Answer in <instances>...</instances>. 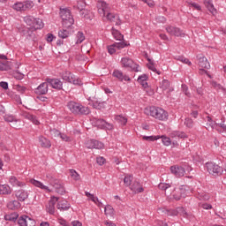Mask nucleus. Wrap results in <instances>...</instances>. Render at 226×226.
<instances>
[{
  "label": "nucleus",
  "mask_w": 226,
  "mask_h": 226,
  "mask_svg": "<svg viewBox=\"0 0 226 226\" xmlns=\"http://www.w3.org/2000/svg\"><path fill=\"white\" fill-rule=\"evenodd\" d=\"M147 79L148 77L147 74H143L141 76H139L138 78L139 84L142 85V87H144V89L149 87V85L147 84Z\"/></svg>",
  "instance_id": "cd10ccee"
},
{
  "label": "nucleus",
  "mask_w": 226,
  "mask_h": 226,
  "mask_svg": "<svg viewBox=\"0 0 226 226\" xmlns=\"http://www.w3.org/2000/svg\"><path fill=\"white\" fill-rule=\"evenodd\" d=\"M217 126L218 128L215 129L217 132H226L225 124H217Z\"/></svg>",
  "instance_id": "0e129e2a"
},
{
  "label": "nucleus",
  "mask_w": 226,
  "mask_h": 226,
  "mask_svg": "<svg viewBox=\"0 0 226 226\" xmlns=\"http://www.w3.org/2000/svg\"><path fill=\"white\" fill-rule=\"evenodd\" d=\"M31 185H34V186H37V188H41V190H47L48 192H50V189L47 185H44L43 183L35 180L34 178L30 179Z\"/></svg>",
  "instance_id": "bb28decb"
},
{
  "label": "nucleus",
  "mask_w": 226,
  "mask_h": 226,
  "mask_svg": "<svg viewBox=\"0 0 226 226\" xmlns=\"http://www.w3.org/2000/svg\"><path fill=\"white\" fill-rule=\"evenodd\" d=\"M49 93V82L41 83L37 88H35V94H47Z\"/></svg>",
  "instance_id": "f3484780"
},
{
  "label": "nucleus",
  "mask_w": 226,
  "mask_h": 226,
  "mask_svg": "<svg viewBox=\"0 0 226 226\" xmlns=\"http://www.w3.org/2000/svg\"><path fill=\"white\" fill-rule=\"evenodd\" d=\"M113 77H116V79H118V80H120L121 82H123L124 80L130 81V79L128 78V76H124L123 74V72L119 70H115L113 72Z\"/></svg>",
  "instance_id": "4be33fe9"
},
{
  "label": "nucleus",
  "mask_w": 226,
  "mask_h": 226,
  "mask_svg": "<svg viewBox=\"0 0 226 226\" xmlns=\"http://www.w3.org/2000/svg\"><path fill=\"white\" fill-rule=\"evenodd\" d=\"M51 133H55V135H59L60 138L62 139V140H64V142H70V137H68L66 134L64 133H61L59 132V131L54 129L51 131Z\"/></svg>",
  "instance_id": "f704fd0d"
},
{
  "label": "nucleus",
  "mask_w": 226,
  "mask_h": 226,
  "mask_svg": "<svg viewBox=\"0 0 226 226\" xmlns=\"http://www.w3.org/2000/svg\"><path fill=\"white\" fill-rule=\"evenodd\" d=\"M171 137L172 139L177 137V139H188V135H186L185 132H179V131H175L171 132Z\"/></svg>",
  "instance_id": "2f4dec72"
},
{
  "label": "nucleus",
  "mask_w": 226,
  "mask_h": 226,
  "mask_svg": "<svg viewBox=\"0 0 226 226\" xmlns=\"http://www.w3.org/2000/svg\"><path fill=\"white\" fill-rule=\"evenodd\" d=\"M4 121H6L7 123H17V121H19V120H17V119H15V117H13V115H5L4 117Z\"/></svg>",
  "instance_id": "864d4df0"
},
{
  "label": "nucleus",
  "mask_w": 226,
  "mask_h": 226,
  "mask_svg": "<svg viewBox=\"0 0 226 226\" xmlns=\"http://www.w3.org/2000/svg\"><path fill=\"white\" fill-rule=\"evenodd\" d=\"M185 124L187 128H193V120L192 118H185Z\"/></svg>",
  "instance_id": "4d7b16f0"
},
{
  "label": "nucleus",
  "mask_w": 226,
  "mask_h": 226,
  "mask_svg": "<svg viewBox=\"0 0 226 226\" xmlns=\"http://www.w3.org/2000/svg\"><path fill=\"white\" fill-rule=\"evenodd\" d=\"M132 181H133V176L132 175H126L124 178L125 186H130L132 185Z\"/></svg>",
  "instance_id": "de8ad7c7"
},
{
  "label": "nucleus",
  "mask_w": 226,
  "mask_h": 226,
  "mask_svg": "<svg viewBox=\"0 0 226 226\" xmlns=\"http://www.w3.org/2000/svg\"><path fill=\"white\" fill-rule=\"evenodd\" d=\"M131 190L134 193H142V192H144V188L142 187V185H140V182L137 181H135L133 185L131 186Z\"/></svg>",
  "instance_id": "5701e85b"
},
{
  "label": "nucleus",
  "mask_w": 226,
  "mask_h": 226,
  "mask_svg": "<svg viewBox=\"0 0 226 226\" xmlns=\"http://www.w3.org/2000/svg\"><path fill=\"white\" fill-rule=\"evenodd\" d=\"M59 38H62V40H64L70 36V32L66 29H62L58 32Z\"/></svg>",
  "instance_id": "a19ab883"
},
{
  "label": "nucleus",
  "mask_w": 226,
  "mask_h": 226,
  "mask_svg": "<svg viewBox=\"0 0 226 226\" xmlns=\"http://www.w3.org/2000/svg\"><path fill=\"white\" fill-rule=\"evenodd\" d=\"M199 58V66L200 68V74L203 75V73H207V71L211 68V64H209V62L207 61V58L206 56H198ZM205 69V70H204Z\"/></svg>",
  "instance_id": "6e6552de"
},
{
  "label": "nucleus",
  "mask_w": 226,
  "mask_h": 226,
  "mask_svg": "<svg viewBox=\"0 0 226 226\" xmlns=\"http://www.w3.org/2000/svg\"><path fill=\"white\" fill-rule=\"evenodd\" d=\"M18 223L19 226H35L36 221L27 215H21L18 220Z\"/></svg>",
  "instance_id": "1a4fd4ad"
},
{
  "label": "nucleus",
  "mask_w": 226,
  "mask_h": 226,
  "mask_svg": "<svg viewBox=\"0 0 226 226\" xmlns=\"http://www.w3.org/2000/svg\"><path fill=\"white\" fill-rule=\"evenodd\" d=\"M121 64L124 66V68H130L132 72H140V70H139V64H134L133 60H132L130 57H123L121 60Z\"/></svg>",
  "instance_id": "0eeeda50"
},
{
  "label": "nucleus",
  "mask_w": 226,
  "mask_h": 226,
  "mask_svg": "<svg viewBox=\"0 0 226 226\" xmlns=\"http://www.w3.org/2000/svg\"><path fill=\"white\" fill-rule=\"evenodd\" d=\"M206 168L207 172L215 177H218V176H223V168L220 167V165L216 164L215 162H207Z\"/></svg>",
  "instance_id": "39448f33"
},
{
  "label": "nucleus",
  "mask_w": 226,
  "mask_h": 226,
  "mask_svg": "<svg viewBox=\"0 0 226 226\" xmlns=\"http://www.w3.org/2000/svg\"><path fill=\"white\" fill-rule=\"evenodd\" d=\"M124 47H128V44L124 41L122 42H116L110 46L108 47V52L109 54H116V49L118 50H121V49H124Z\"/></svg>",
  "instance_id": "9b49d317"
},
{
  "label": "nucleus",
  "mask_w": 226,
  "mask_h": 226,
  "mask_svg": "<svg viewBox=\"0 0 226 226\" xmlns=\"http://www.w3.org/2000/svg\"><path fill=\"white\" fill-rule=\"evenodd\" d=\"M59 200L58 197L51 196L49 205L47 206V211L49 215H54L56 213V202Z\"/></svg>",
  "instance_id": "4468645a"
},
{
  "label": "nucleus",
  "mask_w": 226,
  "mask_h": 226,
  "mask_svg": "<svg viewBox=\"0 0 226 226\" xmlns=\"http://www.w3.org/2000/svg\"><path fill=\"white\" fill-rule=\"evenodd\" d=\"M10 70V62H0V72H8Z\"/></svg>",
  "instance_id": "49530a36"
},
{
  "label": "nucleus",
  "mask_w": 226,
  "mask_h": 226,
  "mask_svg": "<svg viewBox=\"0 0 226 226\" xmlns=\"http://www.w3.org/2000/svg\"><path fill=\"white\" fill-rule=\"evenodd\" d=\"M105 105H107L106 102H99L96 99L92 100V106L94 109H97V110H102V109H105Z\"/></svg>",
  "instance_id": "a878e982"
},
{
  "label": "nucleus",
  "mask_w": 226,
  "mask_h": 226,
  "mask_svg": "<svg viewBox=\"0 0 226 226\" xmlns=\"http://www.w3.org/2000/svg\"><path fill=\"white\" fill-rule=\"evenodd\" d=\"M16 197L19 202H24V200L29 197V193L25 190H19L16 192Z\"/></svg>",
  "instance_id": "aec40b11"
},
{
  "label": "nucleus",
  "mask_w": 226,
  "mask_h": 226,
  "mask_svg": "<svg viewBox=\"0 0 226 226\" xmlns=\"http://www.w3.org/2000/svg\"><path fill=\"white\" fill-rule=\"evenodd\" d=\"M96 162L98 165H103L105 163V158L103 157H97Z\"/></svg>",
  "instance_id": "774afa93"
},
{
  "label": "nucleus",
  "mask_w": 226,
  "mask_h": 226,
  "mask_svg": "<svg viewBox=\"0 0 226 226\" xmlns=\"http://www.w3.org/2000/svg\"><path fill=\"white\" fill-rule=\"evenodd\" d=\"M161 139H162V142L164 146H170V144H171L170 138L161 136Z\"/></svg>",
  "instance_id": "13d9d810"
},
{
  "label": "nucleus",
  "mask_w": 226,
  "mask_h": 226,
  "mask_svg": "<svg viewBox=\"0 0 226 226\" xmlns=\"http://www.w3.org/2000/svg\"><path fill=\"white\" fill-rule=\"evenodd\" d=\"M46 177L49 185L55 188L56 193L59 195H64L66 193V190L64 189V185L61 180L53 177L50 174L47 175Z\"/></svg>",
  "instance_id": "20e7f679"
},
{
  "label": "nucleus",
  "mask_w": 226,
  "mask_h": 226,
  "mask_svg": "<svg viewBox=\"0 0 226 226\" xmlns=\"http://www.w3.org/2000/svg\"><path fill=\"white\" fill-rule=\"evenodd\" d=\"M167 33L170 34L171 36H177V37H185V33H183V30H180L179 28L176 26H168L166 27Z\"/></svg>",
  "instance_id": "ddd939ff"
},
{
  "label": "nucleus",
  "mask_w": 226,
  "mask_h": 226,
  "mask_svg": "<svg viewBox=\"0 0 226 226\" xmlns=\"http://www.w3.org/2000/svg\"><path fill=\"white\" fill-rule=\"evenodd\" d=\"M77 38L76 43H82L86 40V36H84L82 32H78Z\"/></svg>",
  "instance_id": "5fc2aeb1"
},
{
  "label": "nucleus",
  "mask_w": 226,
  "mask_h": 226,
  "mask_svg": "<svg viewBox=\"0 0 226 226\" xmlns=\"http://www.w3.org/2000/svg\"><path fill=\"white\" fill-rule=\"evenodd\" d=\"M148 70H151L152 72H154L155 73H157V75H161V72L156 70V67L154 66V64H152L150 65H148Z\"/></svg>",
  "instance_id": "e2e57ef3"
},
{
  "label": "nucleus",
  "mask_w": 226,
  "mask_h": 226,
  "mask_svg": "<svg viewBox=\"0 0 226 226\" xmlns=\"http://www.w3.org/2000/svg\"><path fill=\"white\" fill-rule=\"evenodd\" d=\"M13 77H14V79H17V80H22V79H24V74L16 71L13 72Z\"/></svg>",
  "instance_id": "052dcab7"
},
{
  "label": "nucleus",
  "mask_w": 226,
  "mask_h": 226,
  "mask_svg": "<svg viewBox=\"0 0 226 226\" xmlns=\"http://www.w3.org/2000/svg\"><path fill=\"white\" fill-rule=\"evenodd\" d=\"M7 207L8 209H11V210H15V209H19L20 207V202H19V200H12V201H10L8 204H7Z\"/></svg>",
  "instance_id": "7c9ffc66"
},
{
  "label": "nucleus",
  "mask_w": 226,
  "mask_h": 226,
  "mask_svg": "<svg viewBox=\"0 0 226 226\" xmlns=\"http://www.w3.org/2000/svg\"><path fill=\"white\" fill-rule=\"evenodd\" d=\"M203 3L206 8L212 13V15H216V10L215 9V5L213 4L212 0H203Z\"/></svg>",
  "instance_id": "412c9836"
},
{
  "label": "nucleus",
  "mask_w": 226,
  "mask_h": 226,
  "mask_svg": "<svg viewBox=\"0 0 226 226\" xmlns=\"http://www.w3.org/2000/svg\"><path fill=\"white\" fill-rule=\"evenodd\" d=\"M182 91H183V93H185V96L190 97V93L188 92V86H186L185 84H183Z\"/></svg>",
  "instance_id": "69168bd1"
},
{
  "label": "nucleus",
  "mask_w": 226,
  "mask_h": 226,
  "mask_svg": "<svg viewBox=\"0 0 226 226\" xmlns=\"http://www.w3.org/2000/svg\"><path fill=\"white\" fill-rule=\"evenodd\" d=\"M158 187L160 190L166 192L167 190H169V188H170V184L161 183L159 184Z\"/></svg>",
  "instance_id": "bf43d9fd"
},
{
  "label": "nucleus",
  "mask_w": 226,
  "mask_h": 226,
  "mask_svg": "<svg viewBox=\"0 0 226 226\" xmlns=\"http://www.w3.org/2000/svg\"><path fill=\"white\" fill-rule=\"evenodd\" d=\"M182 192L183 189H177V191H175L173 192V199H175V200H181Z\"/></svg>",
  "instance_id": "3c124183"
},
{
  "label": "nucleus",
  "mask_w": 226,
  "mask_h": 226,
  "mask_svg": "<svg viewBox=\"0 0 226 226\" xmlns=\"http://www.w3.org/2000/svg\"><path fill=\"white\" fill-rule=\"evenodd\" d=\"M57 209L60 211H68V209L71 207L70 203L66 200H61L56 205Z\"/></svg>",
  "instance_id": "b1692460"
},
{
  "label": "nucleus",
  "mask_w": 226,
  "mask_h": 226,
  "mask_svg": "<svg viewBox=\"0 0 226 226\" xmlns=\"http://www.w3.org/2000/svg\"><path fill=\"white\" fill-rule=\"evenodd\" d=\"M162 212L167 215V216H177L176 209H163Z\"/></svg>",
  "instance_id": "09e8293b"
},
{
  "label": "nucleus",
  "mask_w": 226,
  "mask_h": 226,
  "mask_svg": "<svg viewBox=\"0 0 226 226\" xmlns=\"http://www.w3.org/2000/svg\"><path fill=\"white\" fill-rule=\"evenodd\" d=\"M42 27H43V21L40 19H35L32 28L36 30V29H41Z\"/></svg>",
  "instance_id": "e433bc0d"
},
{
  "label": "nucleus",
  "mask_w": 226,
  "mask_h": 226,
  "mask_svg": "<svg viewBox=\"0 0 226 226\" xmlns=\"http://www.w3.org/2000/svg\"><path fill=\"white\" fill-rule=\"evenodd\" d=\"M34 20H35V18L33 16H28L25 18L26 24H27V26H30V27L32 28H33V26H34Z\"/></svg>",
  "instance_id": "79ce46f5"
},
{
  "label": "nucleus",
  "mask_w": 226,
  "mask_h": 226,
  "mask_svg": "<svg viewBox=\"0 0 226 226\" xmlns=\"http://www.w3.org/2000/svg\"><path fill=\"white\" fill-rule=\"evenodd\" d=\"M87 149H103V143L96 139H89L86 142Z\"/></svg>",
  "instance_id": "9d476101"
},
{
  "label": "nucleus",
  "mask_w": 226,
  "mask_h": 226,
  "mask_svg": "<svg viewBox=\"0 0 226 226\" xmlns=\"http://www.w3.org/2000/svg\"><path fill=\"white\" fill-rule=\"evenodd\" d=\"M111 33L115 40H117V41H123L124 40V35L119 33L118 30H116V28L112 27Z\"/></svg>",
  "instance_id": "c85d7f7f"
},
{
  "label": "nucleus",
  "mask_w": 226,
  "mask_h": 226,
  "mask_svg": "<svg viewBox=\"0 0 226 226\" xmlns=\"http://www.w3.org/2000/svg\"><path fill=\"white\" fill-rule=\"evenodd\" d=\"M116 121H117L118 123H120V124H126V123H128V119H126V117H123V116H117L115 117Z\"/></svg>",
  "instance_id": "603ef678"
},
{
  "label": "nucleus",
  "mask_w": 226,
  "mask_h": 226,
  "mask_svg": "<svg viewBox=\"0 0 226 226\" xmlns=\"http://www.w3.org/2000/svg\"><path fill=\"white\" fill-rule=\"evenodd\" d=\"M177 216V215H180V216H184V218H186L188 216V213H186V210H185V207H178L176 209Z\"/></svg>",
  "instance_id": "ea45409f"
},
{
  "label": "nucleus",
  "mask_w": 226,
  "mask_h": 226,
  "mask_svg": "<svg viewBox=\"0 0 226 226\" xmlns=\"http://www.w3.org/2000/svg\"><path fill=\"white\" fill-rule=\"evenodd\" d=\"M23 11H27V10H31V8H33V6H34V4L33 3V1H26L23 2Z\"/></svg>",
  "instance_id": "58836bf2"
},
{
  "label": "nucleus",
  "mask_w": 226,
  "mask_h": 226,
  "mask_svg": "<svg viewBox=\"0 0 226 226\" xmlns=\"http://www.w3.org/2000/svg\"><path fill=\"white\" fill-rule=\"evenodd\" d=\"M97 9H98V13H100V15H102L103 17H105V15H107L110 10L109 8V5H107V3L103 1H99L97 3Z\"/></svg>",
  "instance_id": "f8f14e48"
},
{
  "label": "nucleus",
  "mask_w": 226,
  "mask_h": 226,
  "mask_svg": "<svg viewBox=\"0 0 226 226\" xmlns=\"http://www.w3.org/2000/svg\"><path fill=\"white\" fill-rule=\"evenodd\" d=\"M13 10L16 11H24V4L22 3H16L12 5Z\"/></svg>",
  "instance_id": "8fccbe9b"
},
{
  "label": "nucleus",
  "mask_w": 226,
  "mask_h": 226,
  "mask_svg": "<svg viewBox=\"0 0 226 226\" xmlns=\"http://www.w3.org/2000/svg\"><path fill=\"white\" fill-rule=\"evenodd\" d=\"M60 17L62 19L63 26L65 29H68L73 26V22H75V20L73 19L72 11H70L69 9H60Z\"/></svg>",
  "instance_id": "7ed1b4c3"
},
{
  "label": "nucleus",
  "mask_w": 226,
  "mask_h": 226,
  "mask_svg": "<svg viewBox=\"0 0 226 226\" xmlns=\"http://www.w3.org/2000/svg\"><path fill=\"white\" fill-rule=\"evenodd\" d=\"M62 79L63 80H65V82L72 84V80L75 79V76L72 74L71 72L65 71L62 73Z\"/></svg>",
  "instance_id": "393cba45"
},
{
  "label": "nucleus",
  "mask_w": 226,
  "mask_h": 226,
  "mask_svg": "<svg viewBox=\"0 0 226 226\" xmlns=\"http://www.w3.org/2000/svg\"><path fill=\"white\" fill-rule=\"evenodd\" d=\"M188 4L194 8V10H197V11H200L202 10V7H200L197 3L189 2Z\"/></svg>",
  "instance_id": "680f3d73"
},
{
  "label": "nucleus",
  "mask_w": 226,
  "mask_h": 226,
  "mask_svg": "<svg viewBox=\"0 0 226 226\" xmlns=\"http://www.w3.org/2000/svg\"><path fill=\"white\" fill-rule=\"evenodd\" d=\"M39 142L41 147H50V140L47 139L45 137L41 136L39 137Z\"/></svg>",
  "instance_id": "72a5a7b5"
},
{
  "label": "nucleus",
  "mask_w": 226,
  "mask_h": 226,
  "mask_svg": "<svg viewBox=\"0 0 226 226\" xmlns=\"http://www.w3.org/2000/svg\"><path fill=\"white\" fill-rule=\"evenodd\" d=\"M17 218H19V214L17 213H12L4 215V220H6L7 222H15Z\"/></svg>",
  "instance_id": "c9c22d12"
},
{
  "label": "nucleus",
  "mask_w": 226,
  "mask_h": 226,
  "mask_svg": "<svg viewBox=\"0 0 226 226\" xmlns=\"http://www.w3.org/2000/svg\"><path fill=\"white\" fill-rule=\"evenodd\" d=\"M70 176L74 181H79L80 179V175L75 170H70Z\"/></svg>",
  "instance_id": "a18cd8bd"
},
{
  "label": "nucleus",
  "mask_w": 226,
  "mask_h": 226,
  "mask_svg": "<svg viewBox=\"0 0 226 226\" xmlns=\"http://www.w3.org/2000/svg\"><path fill=\"white\" fill-rule=\"evenodd\" d=\"M104 213L106 215L112 216V215H114V207L110 205L106 206L104 207Z\"/></svg>",
  "instance_id": "c03bdc74"
},
{
  "label": "nucleus",
  "mask_w": 226,
  "mask_h": 226,
  "mask_svg": "<svg viewBox=\"0 0 226 226\" xmlns=\"http://www.w3.org/2000/svg\"><path fill=\"white\" fill-rule=\"evenodd\" d=\"M106 17L110 22H116V26H121V19L117 14L108 12Z\"/></svg>",
  "instance_id": "6ab92c4d"
},
{
  "label": "nucleus",
  "mask_w": 226,
  "mask_h": 226,
  "mask_svg": "<svg viewBox=\"0 0 226 226\" xmlns=\"http://www.w3.org/2000/svg\"><path fill=\"white\" fill-rule=\"evenodd\" d=\"M73 8L79 11H83L86 8V2L84 0H77V5H74Z\"/></svg>",
  "instance_id": "473e14b6"
},
{
  "label": "nucleus",
  "mask_w": 226,
  "mask_h": 226,
  "mask_svg": "<svg viewBox=\"0 0 226 226\" xmlns=\"http://www.w3.org/2000/svg\"><path fill=\"white\" fill-rule=\"evenodd\" d=\"M158 139H160V136H143V140H147L148 142L158 140Z\"/></svg>",
  "instance_id": "6e6d98bb"
},
{
  "label": "nucleus",
  "mask_w": 226,
  "mask_h": 226,
  "mask_svg": "<svg viewBox=\"0 0 226 226\" xmlns=\"http://www.w3.org/2000/svg\"><path fill=\"white\" fill-rule=\"evenodd\" d=\"M47 82L53 89H63V82L58 79H47Z\"/></svg>",
  "instance_id": "dca6fc26"
},
{
  "label": "nucleus",
  "mask_w": 226,
  "mask_h": 226,
  "mask_svg": "<svg viewBox=\"0 0 226 226\" xmlns=\"http://www.w3.org/2000/svg\"><path fill=\"white\" fill-rule=\"evenodd\" d=\"M67 107L75 116H87V114H90L91 112L89 108L82 106L80 103L72 101L68 102Z\"/></svg>",
  "instance_id": "f03ea898"
},
{
  "label": "nucleus",
  "mask_w": 226,
  "mask_h": 226,
  "mask_svg": "<svg viewBox=\"0 0 226 226\" xmlns=\"http://www.w3.org/2000/svg\"><path fill=\"white\" fill-rule=\"evenodd\" d=\"M160 87L161 89H162V91H167V89L170 87V82L167 79H163L161 83Z\"/></svg>",
  "instance_id": "37998d69"
},
{
  "label": "nucleus",
  "mask_w": 226,
  "mask_h": 226,
  "mask_svg": "<svg viewBox=\"0 0 226 226\" xmlns=\"http://www.w3.org/2000/svg\"><path fill=\"white\" fill-rule=\"evenodd\" d=\"M206 128L208 130V132L211 130H216V128H218V124L213 121V118H211V117H207Z\"/></svg>",
  "instance_id": "a211bd4d"
},
{
  "label": "nucleus",
  "mask_w": 226,
  "mask_h": 226,
  "mask_svg": "<svg viewBox=\"0 0 226 226\" xmlns=\"http://www.w3.org/2000/svg\"><path fill=\"white\" fill-rule=\"evenodd\" d=\"M171 174H174L176 177H183L185 176V168L179 166H171L170 169Z\"/></svg>",
  "instance_id": "2eb2a0df"
},
{
  "label": "nucleus",
  "mask_w": 226,
  "mask_h": 226,
  "mask_svg": "<svg viewBox=\"0 0 226 226\" xmlns=\"http://www.w3.org/2000/svg\"><path fill=\"white\" fill-rule=\"evenodd\" d=\"M9 181H10L11 185H12V186L22 187L25 185L24 183L18 181L17 177H11Z\"/></svg>",
  "instance_id": "4c0bfd02"
},
{
  "label": "nucleus",
  "mask_w": 226,
  "mask_h": 226,
  "mask_svg": "<svg viewBox=\"0 0 226 226\" xmlns=\"http://www.w3.org/2000/svg\"><path fill=\"white\" fill-rule=\"evenodd\" d=\"M145 112L147 116H152V117L159 119V121H167L169 119V113L162 108L151 106L149 109H146Z\"/></svg>",
  "instance_id": "f257e3e1"
},
{
  "label": "nucleus",
  "mask_w": 226,
  "mask_h": 226,
  "mask_svg": "<svg viewBox=\"0 0 226 226\" xmlns=\"http://www.w3.org/2000/svg\"><path fill=\"white\" fill-rule=\"evenodd\" d=\"M93 126H96L97 128H101V130H104L106 128L107 130H112L113 126L112 124L107 123V121L98 118V117H93L91 119Z\"/></svg>",
  "instance_id": "423d86ee"
},
{
  "label": "nucleus",
  "mask_w": 226,
  "mask_h": 226,
  "mask_svg": "<svg viewBox=\"0 0 226 226\" xmlns=\"http://www.w3.org/2000/svg\"><path fill=\"white\" fill-rule=\"evenodd\" d=\"M11 193V189L8 185H0V194L1 195H10Z\"/></svg>",
  "instance_id": "c756f323"
},
{
  "label": "nucleus",
  "mask_w": 226,
  "mask_h": 226,
  "mask_svg": "<svg viewBox=\"0 0 226 226\" xmlns=\"http://www.w3.org/2000/svg\"><path fill=\"white\" fill-rule=\"evenodd\" d=\"M200 200H209V194H207V193L200 194Z\"/></svg>",
  "instance_id": "338daca9"
}]
</instances>
